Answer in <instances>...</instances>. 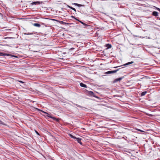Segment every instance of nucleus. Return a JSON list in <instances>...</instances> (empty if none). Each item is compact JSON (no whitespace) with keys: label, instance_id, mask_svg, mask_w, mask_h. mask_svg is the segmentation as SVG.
I'll return each mask as SVG.
<instances>
[{"label":"nucleus","instance_id":"1","mask_svg":"<svg viewBox=\"0 0 160 160\" xmlns=\"http://www.w3.org/2000/svg\"><path fill=\"white\" fill-rule=\"evenodd\" d=\"M87 92L88 93V94L89 95H90L91 96H93L94 97H95L97 98H98V97L96 96L95 95L94 93L93 92L91 91H87Z\"/></svg>","mask_w":160,"mask_h":160},{"label":"nucleus","instance_id":"2","mask_svg":"<svg viewBox=\"0 0 160 160\" xmlns=\"http://www.w3.org/2000/svg\"><path fill=\"white\" fill-rule=\"evenodd\" d=\"M119 70V69H117L116 70H114V71H108L105 73L106 74H111L112 73H115L116 72H117V71H118Z\"/></svg>","mask_w":160,"mask_h":160},{"label":"nucleus","instance_id":"3","mask_svg":"<svg viewBox=\"0 0 160 160\" xmlns=\"http://www.w3.org/2000/svg\"><path fill=\"white\" fill-rule=\"evenodd\" d=\"M72 18H74L77 21H79L82 24H83L85 27H86V26H88V25L86 23H84L83 22H82V21H80L79 20L77 19L74 17L73 16H72Z\"/></svg>","mask_w":160,"mask_h":160},{"label":"nucleus","instance_id":"4","mask_svg":"<svg viewBox=\"0 0 160 160\" xmlns=\"http://www.w3.org/2000/svg\"><path fill=\"white\" fill-rule=\"evenodd\" d=\"M122 78H123L122 77H120V78H116V79H115V80H114V82H118V81H120L122 79Z\"/></svg>","mask_w":160,"mask_h":160},{"label":"nucleus","instance_id":"5","mask_svg":"<svg viewBox=\"0 0 160 160\" xmlns=\"http://www.w3.org/2000/svg\"><path fill=\"white\" fill-rule=\"evenodd\" d=\"M152 15L154 16L157 17L158 16V12L156 11H153L152 12Z\"/></svg>","mask_w":160,"mask_h":160},{"label":"nucleus","instance_id":"6","mask_svg":"<svg viewBox=\"0 0 160 160\" xmlns=\"http://www.w3.org/2000/svg\"><path fill=\"white\" fill-rule=\"evenodd\" d=\"M76 140H77V141L80 144H82V143L81 141V138H76Z\"/></svg>","mask_w":160,"mask_h":160},{"label":"nucleus","instance_id":"7","mask_svg":"<svg viewBox=\"0 0 160 160\" xmlns=\"http://www.w3.org/2000/svg\"><path fill=\"white\" fill-rule=\"evenodd\" d=\"M80 86H81L82 87H84V88H87V85L86 84H85L82 82L80 83Z\"/></svg>","mask_w":160,"mask_h":160},{"label":"nucleus","instance_id":"8","mask_svg":"<svg viewBox=\"0 0 160 160\" xmlns=\"http://www.w3.org/2000/svg\"><path fill=\"white\" fill-rule=\"evenodd\" d=\"M0 55H7L8 56H10L11 54H6V53H4L2 52H0Z\"/></svg>","mask_w":160,"mask_h":160},{"label":"nucleus","instance_id":"9","mask_svg":"<svg viewBox=\"0 0 160 160\" xmlns=\"http://www.w3.org/2000/svg\"><path fill=\"white\" fill-rule=\"evenodd\" d=\"M147 92L146 91L142 92L141 94V96H144L147 93Z\"/></svg>","mask_w":160,"mask_h":160},{"label":"nucleus","instance_id":"10","mask_svg":"<svg viewBox=\"0 0 160 160\" xmlns=\"http://www.w3.org/2000/svg\"><path fill=\"white\" fill-rule=\"evenodd\" d=\"M106 46L108 49L112 47V45L109 44H107L106 45Z\"/></svg>","mask_w":160,"mask_h":160},{"label":"nucleus","instance_id":"11","mask_svg":"<svg viewBox=\"0 0 160 160\" xmlns=\"http://www.w3.org/2000/svg\"><path fill=\"white\" fill-rule=\"evenodd\" d=\"M33 25L35 26L39 27H40L41 25L39 24L38 23H35L33 24Z\"/></svg>","mask_w":160,"mask_h":160},{"label":"nucleus","instance_id":"12","mask_svg":"<svg viewBox=\"0 0 160 160\" xmlns=\"http://www.w3.org/2000/svg\"><path fill=\"white\" fill-rule=\"evenodd\" d=\"M67 7H68L69 8H70V9H72V10H74L75 12H76V9L75 8H72V7H71V6H69V5H68Z\"/></svg>","mask_w":160,"mask_h":160},{"label":"nucleus","instance_id":"13","mask_svg":"<svg viewBox=\"0 0 160 160\" xmlns=\"http://www.w3.org/2000/svg\"><path fill=\"white\" fill-rule=\"evenodd\" d=\"M133 63H134L132 61V62H128L125 64L123 65H124V66L127 65H129L130 64H131Z\"/></svg>","mask_w":160,"mask_h":160},{"label":"nucleus","instance_id":"14","mask_svg":"<svg viewBox=\"0 0 160 160\" xmlns=\"http://www.w3.org/2000/svg\"><path fill=\"white\" fill-rule=\"evenodd\" d=\"M23 34L25 35H33V33H23Z\"/></svg>","mask_w":160,"mask_h":160},{"label":"nucleus","instance_id":"15","mask_svg":"<svg viewBox=\"0 0 160 160\" xmlns=\"http://www.w3.org/2000/svg\"><path fill=\"white\" fill-rule=\"evenodd\" d=\"M59 22L60 24H62L64 25V24H67V23L66 22H65L62 21H60Z\"/></svg>","mask_w":160,"mask_h":160},{"label":"nucleus","instance_id":"16","mask_svg":"<svg viewBox=\"0 0 160 160\" xmlns=\"http://www.w3.org/2000/svg\"><path fill=\"white\" fill-rule=\"evenodd\" d=\"M38 2H32L31 4L32 5H33L34 4H36L38 3Z\"/></svg>","mask_w":160,"mask_h":160},{"label":"nucleus","instance_id":"17","mask_svg":"<svg viewBox=\"0 0 160 160\" xmlns=\"http://www.w3.org/2000/svg\"><path fill=\"white\" fill-rule=\"evenodd\" d=\"M48 117H49V118H52V119H54V120H55V119H56V118H55V117H52V116H48Z\"/></svg>","mask_w":160,"mask_h":160},{"label":"nucleus","instance_id":"18","mask_svg":"<svg viewBox=\"0 0 160 160\" xmlns=\"http://www.w3.org/2000/svg\"><path fill=\"white\" fill-rule=\"evenodd\" d=\"M70 136L71 137V138H74V139H76V137L73 136V135H70Z\"/></svg>","mask_w":160,"mask_h":160},{"label":"nucleus","instance_id":"19","mask_svg":"<svg viewBox=\"0 0 160 160\" xmlns=\"http://www.w3.org/2000/svg\"><path fill=\"white\" fill-rule=\"evenodd\" d=\"M74 105L78 107H81V106H80V105H79L78 104H74Z\"/></svg>","mask_w":160,"mask_h":160},{"label":"nucleus","instance_id":"20","mask_svg":"<svg viewBox=\"0 0 160 160\" xmlns=\"http://www.w3.org/2000/svg\"><path fill=\"white\" fill-rule=\"evenodd\" d=\"M0 124L2 125H4V123L2 122L0 120Z\"/></svg>","mask_w":160,"mask_h":160},{"label":"nucleus","instance_id":"21","mask_svg":"<svg viewBox=\"0 0 160 160\" xmlns=\"http://www.w3.org/2000/svg\"><path fill=\"white\" fill-rule=\"evenodd\" d=\"M73 4L75 5L76 6H78V5L79 4L76 3H74Z\"/></svg>","mask_w":160,"mask_h":160},{"label":"nucleus","instance_id":"22","mask_svg":"<svg viewBox=\"0 0 160 160\" xmlns=\"http://www.w3.org/2000/svg\"><path fill=\"white\" fill-rule=\"evenodd\" d=\"M18 82H21V83H24V82H23V81H22L18 80Z\"/></svg>","mask_w":160,"mask_h":160},{"label":"nucleus","instance_id":"23","mask_svg":"<svg viewBox=\"0 0 160 160\" xmlns=\"http://www.w3.org/2000/svg\"><path fill=\"white\" fill-rule=\"evenodd\" d=\"M84 6L83 5L79 4L78 7H82V6Z\"/></svg>","mask_w":160,"mask_h":160},{"label":"nucleus","instance_id":"24","mask_svg":"<svg viewBox=\"0 0 160 160\" xmlns=\"http://www.w3.org/2000/svg\"><path fill=\"white\" fill-rule=\"evenodd\" d=\"M156 9L158 10V11H160V8H156Z\"/></svg>","mask_w":160,"mask_h":160},{"label":"nucleus","instance_id":"25","mask_svg":"<svg viewBox=\"0 0 160 160\" xmlns=\"http://www.w3.org/2000/svg\"><path fill=\"white\" fill-rule=\"evenodd\" d=\"M36 133L38 135H39V133L36 131H35Z\"/></svg>","mask_w":160,"mask_h":160},{"label":"nucleus","instance_id":"26","mask_svg":"<svg viewBox=\"0 0 160 160\" xmlns=\"http://www.w3.org/2000/svg\"><path fill=\"white\" fill-rule=\"evenodd\" d=\"M42 111V112H44V113H46V114H48V113H47V112H44V111Z\"/></svg>","mask_w":160,"mask_h":160},{"label":"nucleus","instance_id":"27","mask_svg":"<svg viewBox=\"0 0 160 160\" xmlns=\"http://www.w3.org/2000/svg\"><path fill=\"white\" fill-rule=\"evenodd\" d=\"M119 66H118V67H114V68H117L118 67H119Z\"/></svg>","mask_w":160,"mask_h":160},{"label":"nucleus","instance_id":"28","mask_svg":"<svg viewBox=\"0 0 160 160\" xmlns=\"http://www.w3.org/2000/svg\"><path fill=\"white\" fill-rule=\"evenodd\" d=\"M74 49V48H71V49Z\"/></svg>","mask_w":160,"mask_h":160},{"label":"nucleus","instance_id":"29","mask_svg":"<svg viewBox=\"0 0 160 160\" xmlns=\"http://www.w3.org/2000/svg\"><path fill=\"white\" fill-rule=\"evenodd\" d=\"M14 57H17V56H14Z\"/></svg>","mask_w":160,"mask_h":160},{"label":"nucleus","instance_id":"30","mask_svg":"<svg viewBox=\"0 0 160 160\" xmlns=\"http://www.w3.org/2000/svg\"><path fill=\"white\" fill-rule=\"evenodd\" d=\"M139 131H142L141 130H139Z\"/></svg>","mask_w":160,"mask_h":160}]
</instances>
